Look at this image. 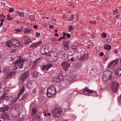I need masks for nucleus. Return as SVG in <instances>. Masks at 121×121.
I'll use <instances>...</instances> for the list:
<instances>
[{
    "instance_id": "obj_3",
    "label": "nucleus",
    "mask_w": 121,
    "mask_h": 121,
    "mask_svg": "<svg viewBox=\"0 0 121 121\" xmlns=\"http://www.w3.org/2000/svg\"><path fill=\"white\" fill-rule=\"evenodd\" d=\"M62 109L60 108H55L52 111V116L56 118L59 117L62 112Z\"/></svg>"
},
{
    "instance_id": "obj_48",
    "label": "nucleus",
    "mask_w": 121,
    "mask_h": 121,
    "mask_svg": "<svg viewBox=\"0 0 121 121\" xmlns=\"http://www.w3.org/2000/svg\"><path fill=\"white\" fill-rule=\"evenodd\" d=\"M14 11V9L13 8H10L9 10V12H11L13 11Z\"/></svg>"
},
{
    "instance_id": "obj_10",
    "label": "nucleus",
    "mask_w": 121,
    "mask_h": 121,
    "mask_svg": "<svg viewBox=\"0 0 121 121\" xmlns=\"http://www.w3.org/2000/svg\"><path fill=\"white\" fill-rule=\"evenodd\" d=\"M120 60L117 59L111 61L108 65V67L109 68H111L112 66L114 67V65L115 64H117L119 62H120Z\"/></svg>"
},
{
    "instance_id": "obj_14",
    "label": "nucleus",
    "mask_w": 121,
    "mask_h": 121,
    "mask_svg": "<svg viewBox=\"0 0 121 121\" xmlns=\"http://www.w3.org/2000/svg\"><path fill=\"white\" fill-rule=\"evenodd\" d=\"M24 61V60L22 58L20 57L15 62H14L13 63L15 64V66L16 67V68H17V69L19 67V62H23Z\"/></svg>"
},
{
    "instance_id": "obj_9",
    "label": "nucleus",
    "mask_w": 121,
    "mask_h": 121,
    "mask_svg": "<svg viewBox=\"0 0 121 121\" xmlns=\"http://www.w3.org/2000/svg\"><path fill=\"white\" fill-rule=\"evenodd\" d=\"M12 45L14 48L19 46L20 44V42L16 39H12L11 40Z\"/></svg>"
},
{
    "instance_id": "obj_54",
    "label": "nucleus",
    "mask_w": 121,
    "mask_h": 121,
    "mask_svg": "<svg viewBox=\"0 0 121 121\" xmlns=\"http://www.w3.org/2000/svg\"><path fill=\"white\" fill-rule=\"evenodd\" d=\"M66 35H67V37L68 38H69L70 37V35L69 33H68L67 34H66Z\"/></svg>"
},
{
    "instance_id": "obj_28",
    "label": "nucleus",
    "mask_w": 121,
    "mask_h": 121,
    "mask_svg": "<svg viewBox=\"0 0 121 121\" xmlns=\"http://www.w3.org/2000/svg\"><path fill=\"white\" fill-rule=\"evenodd\" d=\"M6 45L9 47H11L12 46V42H11L10 41H8L6 43Z\"/></svg>"
},
{
    "instance_id": "obj_34",
    "label": "nucleus",
    "mask_w": 121,
    "mask_h": 121,
    "mask_svg": "<svg viewBox=\"0 0 121 121\" xmlns=\"http://www.w3.org/2000/svg\"><path fill=\"white\" fill-rule=\"evenodd\" d=\"M23 32L25 33H30V30L26 29L23 30Z\"/></svg>"
},
{
    "instance_id": "obj_1",
    "label": "nucleus",
    "mask_w": 121,
    "mask_h": 121,
    "mask_svg": "<svg viewBox=\"0 0 121 121\" xmlns=\"http://www.w3.org/2000/svg\"><path fill=\"white\" fill-rule=\"evenodd\" d=\"M102 80L104 82H107L108 80L112 78V72L109 70H106L103 73Z\"/></svg>"
},
{
    "instance_id": "obj_5",
    "label": "nucleus",
    "mask_w": 121,
    "mask_h": 121,
    "mask_svg": "<svg viewBox=\"0 0 121 121\" xmlns=\"http://www.w3.org/2000/svg\"><path fill=\"white\" fill-rule=\"evenodd\" d=\"M50 47L47 45H43L40 48L41 53L43 55L44 54L46 55L49 52V48Z\"/></svg>"
},
{
    "instance_id": "obj_24",
    "label": "nucleus",
    "mask_w": 121,
    "mask_h": 121,
    "mask_svg": "<svg viewBox=\"0 0 121 121\" xmlns=\"http://www.w3.org/2000/svg\"><path fill=\"white\" fill-rule=\"evenodd\" d=\"M25 90V87L23 85L22 87L21 90L20 91V92L18 94V95H21L24 92Z\"/></svg>"
},
{
    "instance_id": "obj_26",
    "label": "nucleus",
    "mask_w": 121,
    "mask_h": 121,
    "mask_svg": "<svg viewBox=\"0 0 121 121\" xmlns=\"http://www.w3.org/2000/svg\"><path fill=\"white\" fill-rule=\"evenodd\" d=\"M8 109V107L7 106H4L3 108H0V110H1V112H3L7 110Z\"/></svg>"
},
{
    "instance_id": "obj_42",
    "label": "nucleus",
    "mask_w": 121,
    "mask_h": 121,
    "mask_svg": "<svg viewBox=\"0 0 121 121\" xmlns=\"http://www.w3.org/2000/svg\"><path fill=\"white\" fill-rule=\"evenodd\" d=\"M22 30L23 28L22 27L21 28H20V29H17L16 30H15L17 32H19Z\"/></svg>"
},
{
    "instance_id": "obj_41",
    "label": "nucleus",
    "mask_w": 121,
    "mask_h": 121,
    "mask_svg": "<svg viewBox=\"0 0 121 121\" xmlns=\"http://www.w3.org/2000/svg\"><path fill=\"white\" fill-rule=\"evenodd\" d=\"M17 51V49L16 48L12 49L10 51L11 52L14 53L16 52Z\"/></svg>"
},
{
    "instance_id": "obj_62",
    "label": "nucleus",
    "mask_w": 121,
    "mask_h": 121,
    "mask_svg": "<svg viewBox=\"0 0 121 121\" xmlns=\"http://www.w3.org/2000/svg\"><path fill=\"white\" fill-rule=\"evenodd\" d=\"M55 35L57 37H58L59 36V35L57 33H56L55 34Z\"/></svg>"
},
{
    "instance_id": "obj_57",
    "label": "nucleus",
    "mask_w": 121,
    "mask_h": 121,
    "mask_svg": "<svg viewBox=\"0 0 121 121\" xmlns=\"http://www.w3.org/2000/svg\"><path fill=\"white\" fill-rule=\"evenodd\" d=\"M32 92L33 93H35L36 92V91L35 89H33L32 91Z\"/></svg>"
},
{
    "instance_id": "obj_7",
    "label": "nucleus",
    "mask_w": 121,
    "mask_h": 121,
    "mask_svg": "<svg viewBox=\"0 0 121 121\" xmlns=\"http://www.w3.org/2000/svg\"><path fill=\"white\" fill-rule=\"evenodd\" d=\"M64 77L62 75H59L54 77L52 79L53 82H60L63 79Z\"/></svg>"
},
{
    "instance_id": "obj_22",
    "label": "nucleus",
    "mask_w": 121,
    "mask_h": 121,
    "mask_svg": "<svg viewBox=\"0 0 121 121\" xmlns=\"http://www.w3.org/2000/svg\"><path fill=\"white\" fill-rule=\"evenodd\" d=\"M38 73L34 71L31 73V75L32 77L34 78H36L38 76Z\"/></svg>"
},
{
    "instance_id": "obj_38",
    "label": "nucleus",
    "mask_w": 121,
    "mask_h": 121,
    "mask_svg": "<svg viewBox=\"0 0 121 121\" xmlns=\"http://www.w3.org/2000/svg\"><path fill=\"white\" fill-rule=\"evenodd\" d=\"M23 62H19V67L20 69H22L23 68V64L22 63Z\"/></svg>"
},
{
    "instance_id": "obj_51",
    "label": "nucleus",
    "mask_w": 121,
    "mask_h": 121,
    "mask_svg": "<svg viewBox=\"0 0 121 121\" xmlns=\"http://www.w3.org/2000/svg\"><path fill=\"white\" fill-rule=\"evenodd\" d=\"M49 28L51 29H53L54 28V26L52 25H50L49 26Z\"/></svg>"
},
{
    "instance_id": "obj_39",
    "label": "nucleus",
    "mask_w": 121,
    "mask_h": 121,
    "mask_svg": "<svg viewBox=\"0 0 121 121\" xmlns=\"http://www.w3.org/2000/svg\"><path fill=\"white\" fill-rule=\"evenodd\" d=\"M46 112H43V114H44V115L46 117H47L48 116H50L51 115V113H46Z\"/></svg>"
},
{
    "instance_id": "obj_31",
    "label": "nucleus",
    "mask_w": 121,
    "mask_h": 121,
    "mask_svg": "<svg viewBox=\"0 0 121 121\" xmlns=\"http://www.w3.org/2000/svg\"><path fill=\"white\" fill-rule=\"evenodd\" d=\"M81 64L80 63H77L75 65V66L77 69L79 68L80 67Z\"/></svg>"
},
{
    "instance_id": "obj_53",
    "label": "nucleus",
    "mask_w": 121,
    "mask_h": 121,
    "mask_svg": "<svg viewBox=\"0 0 121 121\" xmlns=\"http://www.w3.org/2000/svg\"><path fill=\"white\" fill-rule=\"evenodd\" d=\"M33 27L35 29H36L38 28V26L37 25H34V26Z\"/></svg>"
},
{
    "instance_id": "obj_20",
    "label": "nucleus",
    "mask_w": 121,
    "mask_h": 121,
    "mask_svg": "<svg viewBox=\"0 0 121 121\" xmlns=\"http://www.w3.org/2000/svg\"><path fill=\"white\" fill-rule=\"evenodd\" d=\"M75 75H74L72 74L69 77V81L70 82L76 80V79Z\"/></svg>"
},
{
    "instance_id": "obj_27",
    "label": "nucleus",
    "mask_w": 121,
    "mask_h": 121,
    "mask_svg": "<svg viewBox=\"0 0 121 121\" xmlns=\"http://www.w3.org/2000/svg\"><path fill=\"white\" fill-rule=\"evenodd\" d=\"M70 44H63V48L65 50H69L70 48L69 47V45Z\"/></svg>"
},
{
    "instance_id": "obj_17",
    "label": "nucleus",
    "mask_w": 121,
    "mask_h": 121,
    "mask_svg": "<svg viewBox=\"0 0 121 121\" xmlns=\"http://www.w3.org/2000/svg\"><path fill=\"white\" fill-rule=\"evenodd\" d=\"M42 43V41H40L38 42L33 43L31 45V48L33 47H37Z\"/></svg>"
},
{
    "instance_id": "obj_11",
    "label": "nucleus",
    "mask_w": 121,
    "mask_h": 121,
    "mask_svg": "<svg viewBox=\"0 0 121 121\" xmlns=\"http://www.w3.org/2000/svg\"><path fill=\"white\" fill-rule=\"evenodd\" d=\"M29 75V72L27 71L26 72L22 74L20 80L24 82L28 77Z\"/></svg>"
},
{
    "instance_id": "obj_16",
    "label": "nucleus",
    "mask_w": 121,
    "mask_h": 121,
    "mask_svg": "<svg viewBox=\"0 0 121 121\" xmlns=\"http://www.w3.org/2000/svg\"><path fill=\"white\" fill-rule=\"evenodd\" d=\"M89 58V54L88 53H86L84 54L82 56H81L80 59H82L83 60H85Z\"/></svg>"
},
{
    "instance_id": "obj_29",
    "label": "nucleus",
    "mask_w": 121,
    "mask_h": 121,
    "mask_svg": "<svg viewBox=\"0 0 121 121\" xmlns=\"http://www.w3.org/2000/svg\"><path fill=\"white\" fill-rule=\"evenodd\" d=\"M104 48L105 49L109 50L111 48V46L109 44H106L104 45Z\"/></svg>"
},
{
    "instance_id": "obj_4",
    "label": "nucleus",
    "mask_w": 121,
    "mask_h": 121,
    "mask_svg": "<svg viewBox=\"0 0 121 121\" xmlns=\"http://www.w3.org/2000/svg\"><path fill=\"white\" fill-rule=\"evenodd\" d=\"M119 84L118 82L115 81H112L110 84L111 89L112 90L113 93H115L117 91V90L118 89V87Z\"/></svg>"
},
{
    "instance_id": "obj_43",
    "label": "nucleus",
    "mask_w": 121,
    "mask_h": 121,
    "mask_svg": "<svg viewBox=\"0 0 121 121\" xmlns=\"http://www.w3.org/2000/svg\"><path fill=\"white\" fill-rule=\"evenodd\" d=\"M73 27L72 25H70L69 27V31H70L73 30Z\"/></svg>"
},
{
    "instance_id": "obj_36",
    "label": "nucleus",
    "mask_w": 121,
    "mask_h": 121,
    "mask_svg": "<svg viewBox=\"0 0 121 121\" xmlns=\"http://www.w3.org/2000/svg\"><path fill=\"white\" fill-rule=\"evenodd\" d=\"M101 36L103 38H105L106 36V34L105 33L103 32L101 35Z\"/></svg>"
},
{
    "instance_id": "obj_59",
    "label": "nucleus",
    "mask_w": 121,
    "mask_h": 121,
    "mask_svg": "<svg viewBox=\"0 0 121 121\" xmlns=\"http://www.w3.org/2000/svg\"><path fill=\"white\" fill-rule=\"evenodd\" d=\"M5 98L6 99V100H9V97L8 96H6Z\"/></svg>"
},
{
    "instance_id": "obj_45",
    "label": "nucleus",
    "mask_w": 121,
    "mask_h": 121,
    "mask_svg": "<svg viewBox=\"0 0 121 121\" xmlns=\"http://www.w3.org/2000/svg\"><path fill=\"white\" fill-rule=\"evenodd\" d=\"M24 13L23 12H20L19 14V15L21 16H23L24 15Z\"/></svg>"
},
{
    "instance_id": "obj_2",
    "label": "nucleus",
    "mask_w": 121,
    "mask_h": 121,
    "mask_svg": "<svg viewBox=\"0 0 121 121\" xmlns=\"http://www.w3.org/2000/svg\"><path fill=\"white\" fill-rule=\"evenodd\" d=\"M56 92L55 86L53 85H52L48 89L46 94L48 97H50L56 95Z\"/></svg>"
},
{
    "instance_id": "obj_47",
    "label": "nucleus",
    "mask_w": 121,
    "mask_h": 121,
    "mask_svg": "<svg viewBox=\"0 0 121 121\" xmlns=\"http://www.w3.org/2000/svg\"><path fill=\"white\" fill-rule=\"evenodd\" d=\"M40 35V33L38 32H36V36L37 37H39Z\"/></svg>"
},
{
    "instance_id": "obj_33",
    "label": "nucleus",
    "mask_w": 121,
    "mask_h": 121,
    "mask_svg": "<svg viewBox=\"0 0 121 121\" xmlns=\"http://www.w3.org/2000/svg\"><path fill=\"white\" fill-rule=\"evenodd\" d=\"M5 117V118H9V116L8 114L6 113L5 112L4 113L3 115V116L2 117Z\"/></svg>"
},
{
    "instance_id": "obj_46",
    "label": "nucleus",
    "mask_w": 121,
    "mask_h": 121,
    "mask_svg": "<svg viewBox=\"0 0 121 121\" xmlns=\"http://www.w3.org/2000/svg\"><path fill=\"white\" fill-rule=\"evenodd\" d=\"M4 120V121H9V118H5L4 117L2 118Z\"/></svg>"
},
{
    "instance_id": "obj_35",
    "label": "nucleus",
    "mask_w": 121,
    "mask_h": 121,
    "mask_svg": "<svg viewBox=\"0 0 121 121\" xmlns=\"http://www.w3.org/2000/svg\"><path fill=\"white\" fill-rule=\"evenodd\" d=\"M13 18L11 17L10 15L9 14H8L7 16V19L8 20L11 21Z\"/></svg>"
},
{
    "instance_id": "obj_12",
    "label": "nucleus",
    "mask_w": 121,
    "mask_h": 121,
    "mask_svg": "<svg viewBox=\"0 0 121 121\" xmlns=\"http://www.w3.org/2000/svg\"><path fill=\"white\" fill-rule=\"evenodd\" d=\"M61 58L62 59H66L68 56V53L67 51L65 50L61 51Z\"/></svg>"
},
{
    "instance_id": "obj_18",
    "label": "nucleus",
    "mask_w": 121,
    "mask_h": 121,
    "mask_svg": "<svg viewBox=\"0 0 121 121\" xmlns=\"http://www.w3.org/2000/svg\"><path fill=\"white\" fill-rule=\"evenodd\" d=\"M116 73L117 75L118 76L121 75V66L119 67L116 69Z\"/></svg>"
},
{
    "instance_id": "obj_49",
    "label": "nucleus",
    "mask_w": 121,
    "mask_h": 121,
    "mask_svg": "<svg viewBox=\"0 0 121 121\" xmlns=\"http://www.w3.org/2000/svg\"><path fill=\"white\" fill-rule=\"evenodd\" d=\"M74 15L73 14L70 17V20L71 21L73 20V18Z\"/></svg>"
},
{
    "instance_id": "obj_23",
    "label": "nucleus",
    "mask_w": 121,
    "mask_h": 121,
    "mask_svg": "<svg viewBox=\"0 0 121 121\" xmlns=\"http://www.w3.org/2000/svg\"><path fill=\"white\" fill-rule=\"evenodd\" d=\"M70 48L73 49V51H74L75 52H76V50H78L77 47L73 45H71L70 46Z\"/></svg>"
},
{
    "instance_id": "obj_50",
    "label": "nucleus",
    "mask_w": 121,
    "mask_h": 121,
    "mask_svg": "<svg viewBox=\"0 0 121 121\" xmlns=\"http://www.w3.org/2000/svg\"><path fill=\"white\" fill-rule=\"evenodd\" d=\"M36 65H34L32 66L31 68L33 69H34H34L35 70V69H36Z\"/></svg>"
},
{
    "instance_id": "obj_64",
    "label": "nucleus",
    "mask_w": 121,
    "mask_h": 121,
    "mask_svg": "<svg viewBox=\"0 0 121 121\" xmlns=\"http://www.w3.org/2000/svg\"><path fill=\"white\" fill-rule=\"evenodd\" d=\"M118 101L119 102L121 103V99H118Z\"/></svg>"
},
{
    "instance_id": "obj_32",
    "label": "nucleus",
    "mask_w": 121,
    "mask_h": 121,
    "mask_svg": "<svg viewBox=\"0 0 121 121\" xmlns=\"http://www.w3.org/2000/svg\"><path fill=\"white\" fill-rule=\"evenodd\" d=\"M70 42L69 41H67L66 40L63 41V44H70Z\"/></svg>"
},
{
    "instance_id": "obj_55",
    "label": "nucleus",
    "mask_w": 121,
    "mask_h": 121,
    "mask_svg": "<svg viewBox=\"0 0 121 121\" xmlns=\"http://www.w3.org/2000/svg\"><path fill=\"white\" fill-rule=\"evenodd\" d=\"M120 16V15H118V14L117 15H116V18L117 19L119 18V17Z\"/></svg>"
},
{
    "instance_id": "obj_25",
    "label": "nucleus",
    "mask_w": 121,
    "mask_h": 121,
    "mask_svg": "<svg viewBox=\"0 0 121 121\" xmlns=\"http://www.w3.org/2000/svg\"><path fill=\"white\" fill-rule=\"evenodd\" d=\"M24 38L25 39L24 40H25V43L26 44L30 43V39L29 38H28L27 36H25Z\"/></svg>"
},
{
    "instance_id": "obj_37",
    "label": "nucleus",
    "mask_w": 121,
    "mask_h": 121,
    "mask_svg": "<svg viewBox=\"0 0 121 121\" xmlns=\"http://www.w3.org/2000/svg\"><path fill=\"white\" fill-rule=\"evenodd\" d=\"M35 16L34 15H31V21H34L35 20Z\"/></svg>"
},
{
    "instance_id": "obj_13",
    "label": "nucleus",
    "mask_w": 121,
    "mask_h": 121,
    "mask_svg": "<svg viewBox=\"0 0 121 121\" xmlns=\"http://www.w3.org/2000/svg\"><path fill=\"white\" fill-rule=\"evenodd\" d=\"M7 78L8 79L12 78L16 75V72L15 71H11L8 73L7 74Z\"/></svg>"
},
{
    "instance_id": "obj_6",
    "label": "nucleus",
    "mask_w": 121,
    "mask_h": 121,
    "mask_svg": "<svg viewBox=\"0 0 121 121\" xmlns=\"http://www.w3.org/2000/svg\"><path fill=\"white\" fill-rule=\"evenodd\" d=\"M71 61L69 60L68 61H65L61 63V65L63 67V69L65 71H66L70 67Z\"/></svg>"
},
{
    "instance_id": "obj_60",
    "label": "nucleus",
    "mask_w": 121,
    "mask_h": 121,
    "mask_svg": "<svg viewBox=\"0 0 121 121\" xmlns=\"http://www.w3.org/2000/svg\"><path fill=\"white\" fill-rule=\"evenodd\" d=\"M114 52L116 53H118V50L117 49H115L114 51Z\"/></svg>"
},
{
    "instance_id": "obj_40",
    "label": "nucleus",
    "mask_w": 121,
    "mask_h": 121,
    "mask_svg": "<svg viewBox=\"0 0 121 121\" xmlns=\"http://www.w3.org/2000/svg\"><path fill=\"white\" fill-rule=\"evenodd\" d=\"M70 60L72 61L71 62V63H73V62H74L75 61V59L74 57H71L70 58Z\"/></svg>"
},
{
    "instance_id": "obj_30",
    "label": "nucleus",
    "mask_w": 121,
    "mask_h": 121,
    "mask_svg": "<svg viewBox=\"0 0 121 121\" xmlns=\"http://www.w3.org/2000/svg\"><path fill=\"white\" fill-rule=\"evenodd\" d=\"M63 36H62V37H60L59 39L57 40H61L63 38H64L65 39H66L65 36L66 35V34L64 32H63Z\"/></svg>"
},
{
    "instance_id": "obj_15",
    "label": "nucleus",
    "mask_w": 121,
    "mask_h": 121,
    "mask_svg": "<svg viewBox=\"0 0 121 121\" xmlns=\"http://www.w3.org/2000/svg\"><path fill=\"white\" fill-rule=\"evenodd\" d=\"M82 92L84 93L85 95V92H87V93L89 94L93 93L94 92L93 90L88 89L87 87H86L84 89H83L82 90Z\"/></svg>"
},
{
    "instance_id": "obj_44",
    "label": "nucleus",
    "mask_w": 121,
    "mask_h": 121,
    "mask_svg": "<svg viewBox=\"0 0 121 121\" xmlns=\"http://www.w3.org/2000/svg\"><path fill=\"white\" fill-rule=\"evenodd\" d=\"M57 39H56V38H51V41L52 42H55L56 40H57Z\"/></svg>"
},
{
    "instance_id": "obj_63",
    "label": "nucleus",
    "mask_w": 121,
    "mask_h": 121,
    "mask_svg": "<svg viewBox=\"0 0 121 121\" xmlns=\"http://www.w3.org/2000/svg\"><path fill=\"white\" fill-rule=\"evenodd\" d=\"M20 11H17V13L19 15V13H20Z\"/></svg>"
},
{
    "instance_id": "obj_56",
    "label": "nucleus",
    "mask_w": 121,
    "mask_h": 121,
    "mask_svg": "<svg viewBox=\"0 0 121 121\" xmlns=\"http://www.w3.org/2000/svg\"><path fill=\"white\" fill-rule=\"evenodd\" d=\"M118 10V9H117L116 10H114V12L115 13H118V12H117V11Z\"/></svg>"
},
{
    "instance_id": "obj_8",
    "label": "nucleus",
    "mask_w": 121,
    "mask_h": 121,
    "mask_svg": "<svg viewBox=\"0 0 121 121\" xmlns=\"http://www.w3.org/2000/svg\"><path fill=\"white\" fill-rule=\"evenodd\" d=\"M52 67V64L50 62L47 64L42 65L41 69L44 72L46 71H48L50 68Z\"/></svg>"
},
{
    "instance_id": "obj_58",
    "label": "nucleus",
    "mask_w": 121,
    "mask_h": 121,
    "mask_svg": "<svg viewBox=\"0 0 121 121\" xmlns=\"http://www.w3.org/2000/svg\"><path fill=\"white\" fill-rule=\"evenodd\" d=\"M4 17V18H5V17L4 15H3V14H1V15H0V17Z\"/></svg>"
},
{
    "instance_id": "obj_52",
    "label": "nucleus",
    "mask_w": 121,
    "mask_h": 121,
    "mask_svg": "<svg viewBox=\"0 0 121 121\" xmlns=\"http://www.w3.org/2000/svg\"><path fill=\"white\" fill-rule=\"evenodd\" d=\"M99 55L100 56H102L104 55V54L103 52H101L100 53Z\"/></svg>"
},
{
    "instance_id": "obj_19",
    "label": "nucleus",
    "mask_w": 121,
    "mask_h": 121,
    "mask_svg": "<svg viewBox=\"0 0 121 121\" xmlns=\"http://www.w3.org/2000/svg\"><path fill=\"white\" fill-rule=\"evenodd\" d=\"M50 58L53 61H56V60L57 57L56 55V54L54 53H52L50 55Z\"/></svg>"
},
{
    "instance_id": "obj_61",
    "label": "nucleus",
    "mask_w": 121,
    "mask_h": 121,
    "mask_svg": "<svg viewBox=\"0 0 121 121\" xmlns=\"http://www.w3.org/2000/svg\"><path fill=\"white\" fill-rule=\"evenodd\" d=\"M14 69L15 70H16L17 69V67L16 68V67L15 66V65H14Z\"/></svg>"
},
{
    "instance_id": "obj_21",
    "label": "nucleus",
    "mask_w": 121,
    "mask_h": 121,
    "mask_svg": "<svg viewBox=\"0 0 121 121\" xmlns=\"http://www.w3.org/2000/svg\"><path fill=\"white\" fill-rule=\"evenodd\" d=\"M37 112V107H35L33 108L32 110L31 114L32 115H35L36 114Z\"/></svg>"
}]
</instances>
